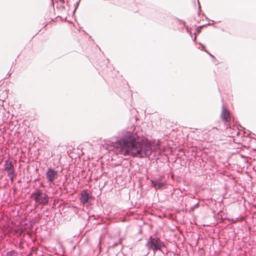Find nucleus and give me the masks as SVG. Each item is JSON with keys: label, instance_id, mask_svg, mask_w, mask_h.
<instances>
[{"label": "nucleus", "instance_id": "obj_7", "mask_svg": "<svg viewBox=\"0 0 256 256\" xmlns=\"http://www.w3.org/2000/svg\"><path fill=\"white\" fill-rule=\"evenodd\" d=\"M90 198V195L88 192L85 191L82 192L80 200L83 204L88 202Z\"/></svg>", "mask_w": 256, "mask_h": 256}, {"label": "nucleus", "instance_id": "obj_6", "mask_svg": "<svg viewBox=\"0 0 256 256\" xmlns=\"http://www.w3.org/2000/svg\"><path fill=\"white\" fill-rule=\"evenodd\" d=\"M221 118L225 122L230 120V112L224 106H223L222 108Z\"/></svg>", "mask_w": 256, "mask_h": 256}, {"label": "nucleus", "instance_id": "obj_4", "mask_svg": "<svg viewBox=\"0 0 256 256\" xmlns=\"http://www.w3.org/2000/svg\"><path fill=\"white\" fill-rule=\"evenodd\" d=\"M46 176L48 182L52 183L58 178V172L52 168H48L46 172Z\"/></svg>", "mask_w": 256, "mask_h": 256}, {"label": "nucleus", "instance_id": "obj_5", "mask_svg": "<svg viewBox=\"0 0 256 256\" xmlns=\"http://www.w3.org/2000/svg\"><path fill=\"white\" fill-rule=\"evenodd\" d=\"M4 171L7 173L8 175H11L14 174V168L12 162L9 160L6 161L4 164Z\"/></svg>", "mask_w": 256, "mask_h": 256}, {"label": "nucleus", "instance_id": "obj_9", "mask_svg": "<svg viewBox=\"0 0 256 256\" xmlns=\"http://www.w3.org/2000/svg\"><path fill=\"white\" fill-rule=\"evenodd\" d=\"M8 176L10 178L11 182H13L14 181V178L16 176L15 174H13L11 175H8Z\"/></svg>", "mask_w": 256, "mask_h": 256}, {"label": "nucleus", "instance_id": "obj_8", "mask_svg": "<svg viewBox=\"0 0 256 256\" xmlns=\"http://www.w3.org/2000/svg\"><path fill=\"white\" fill-rule=\"evenodd\" d=\"M164 186L162 183H155L154 184V186L156 188H161Z\"/></svg>", "mask_w": 256, "mask_h": 256}, {"label": "nucleus", "instance_id": "obj_10", "mask_svg": "<svg viewBox=\"0 0 256 256\" xmlns=\"http://www.w3.org/2000/svg\"><path fill=\"white\" fill-rule=\"evenodd\" d=\"M15 254V252L14 251H12L10 252H8L6 254V256H12V254Z\"/></svg>", "mask_w": 256, "mask_h": 256}, {"label": "nucleus", "instance_id": "obj_1", "mask_svg": "<svg viewBox=\"0 0 256 256\" xmlns=\"http://www.w3.org/2000/svg\"><path fill=\"white\" fill-rule=\"evenodd\" d=\"M116 147L124 156L144 158L151 154L150 144L140 138L136 134L130 132L125 133L124 137L117 142Z\"/></svg>", "mask_w": 256, "mask_h": 256}, {"label": "nucleus", "instance_id": "obj_2", "mask_svg": "<svg viewBox=\"0 0 256 256\" xmlns=\"http://www.w3.org/2000/svg\"><path fill=\"white\" fill-rule=\"evenodd\" d=\"M31 198L34 200L36 202L45 205L48 201L49 198L48 195L41 190H37L31 194Z\"/></svg>", "mask_w": 256, "mask_h": 256}, {"label": "nucleus", "instance_id": "obj_3", "mask_svg": "<svg viewBox=\"0 0 256 256\" xmlns=\"http://www.w3.org/2000/svg\"><path fill=\"white\" fill-rule=\"evenodd\" d=\"M148 245L149 248L152 249L154 251L160 250L162 247V244L158 242V240L152 237L150 238Z\"/></svg>", "mask_w": 256, "mask_h": 256}]
</instances>
